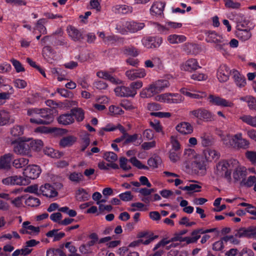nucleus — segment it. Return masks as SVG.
<instances>
[{
  "label": "nucleus",
  "mask_w": 256,
  "mask_h": 256,
  "mask_svg": "<svg viewBox=\"0 0 256 256\" xmlns=\"http://www.w3.org/2000/svg\"><path fill=\"white\" fill-rule=\"evenodd\" d=\"M247 175L246 169L244 166H238L234 170L233 178L235 182H242Z\"/></svg>",
  "instance_id": "18"
},
{
  "label": "nucleus",
  "mask_w": 256,
  "mask_h": 256,
  "mask_svg": "<svg viewBox=\"0 0 256 256\" xmlns=\"http://www.w3.org/2000/svg\"><path fill=\"white\" fill-rule=\"evenodd\" d=\"M200 140L202 146L204 147L210 146L214 143V137L206 133H203L201 134Z\"/></svg>",
  "instance_id": "28"
},
{
  "label": "nucleus",
  "mask_w": 256,
  "mask_h": 256,
  "mask_svg": "<svg viewBox=\"0 0 256 256\" xmlns=\"http://www.w3.org/2000/svg\"><path fill=\"white\" fill-rule=\"evenodd\" d=\"M46 22L45 18H41L38 20L34 30H38L41 34H45L47 33L46 28L44 24Z\"/></svg>",
  "instance_id": "46"
},
{
  "label": "nucleus",
  "mask_w": 256,
  "mask_h": 256,
  "mask_svg": "<svg viewBox=\"0 0 256 256\" xmlns=\"http://www.w3.org/2000/svg\"><path fill=\"white\" fill-rule=\"evenodd\" d=\"M146 71L144 68L138 70H130L126 72V76L131 80H134L138 78H143L146 76Z\"/></svg>",
  "instance_id": "16"
},
{
  "label": "nucleus",
  "mask_w": 256,
  "mask_h": 256,
  "mask_svg": "<svg viewBox=\"0 0 256 256\" xmlns=\"http://www.w3.org/2000/svg\"><path fill=\"white\" fill-rule=\"evenodd\" d=\"M232 71L224 64H221L217 70V78L220 82H226L228 79Z\"/></svg>",
  "instance_id": "9"
},
{
  "label": "nucleus",
  "mask_w": 256,
  "mask_h": 256,
  "mask_svg": "<svg viewBox=\"0 0 256 256\" xmlns=\"http://www.w3.org/2000/svg\"><path fill=\"white\" fill-rule=\"evenodd\" d=\"M143 86V83L140 80H137L130 84L129 87L130 90L134 92L133 96L134 97L137 93V90Z\"/></svg>",
  "instance_id": "55"
},
{
  "label": "nucleus",
  "mask_w": 256,
  "mask_h": 256,
  "mask_svg": "<svg viewBox=\"0 0 256 256\" xmlns=\"http://www.w3.org/2000/svg\"><path fill=\"white\" fill-rule=\"evenodd\" d=\"M184 98L178 94H170L168 96L165 102L169 104H178L184 100Z\"/></svg>",
  "instance_id": "43"
},
{
  "label": "nucleus",
  "mask_w": 256,
  "mask_h": 256,
  "mask_svg": "<svg viewBox=\"0 0 256 256\" xmlns=\"http://www.w3.org/2000/svg\"><path fill=\"white\" fill-rule=\"evenodd\" d=\"M41 170L40 167L36 165L28 166L24 170V176L30 179H35L38 178L40 174Z\"/></svg>",
  "instance_id": "13"
},
{
  "label": "nucleus",
  "mask_w": 256,
  "mask_h": 256,
  "mask_svg": "<svg viewBox=\"0 0 256 256\" xmlns=\"http://www.w3.org/2000/svg\"><path fill=\"white\" fill-rule=\"evenodd\" d=\"M232 140L233 143H234V147L246 149L250 146L249 141L246 138H242V133H238L233 136Z\"/></svg>",
  "instance_id": "10"
},
{
  "label": "nucleus",
  "mask_w": 256,
  "mask_h": 256,
  "mask_svg": "<svg viewBox=\"0 0 256 256\" xmlns=\"http://www.w3.org/2000/svg\"><path fill=\"white\" fill-rule=\"evenodd\" d=\"M232 76L237 86L242 88L246 86V80L245 77L238 70H232Z\"/></svg>",
  "instance_id": "21"
},
{
  "label": "nucleus",
  "mask_w": 256,
  "mask_h": 256,
  "mask_svg": "<svg viewBox=\"0 0 256 256\" xmlns=\"http://www.w3.org/2000/svg\"><path fill=\"white\" fill-rule=\"evenodd\" d=\"M202 186L197 184H190L188 186H186L184 187L180 186L179 188L183 190H186L188 192H199L200 191Z\"/></svg>",
  "instance_id": "50"
},
{
  "label": "nucleus",
  "mask_w": 256,
  "mask_h": 256,
  "mask_svg": "<svg viewBox=\"0 0 256 256\" xmlns=\"http://www.w3.org/2000/svg\"><path fill=\"white\" fill-rule=\"evenodd\" d=\"M122 52L126 56L136 57L140 54V50L132 45L124 46L122 49Z\"/></svg>",
  "instance_id": "34"
},
{
  "label": "nucleus",
  "mask_w": 256,
  "mask_h": 256,
  "mask_svg": "<svg viewBox=\"0 0 256 256\" xmlns=\"http://www.w3.org/2000/svg\"><path fill=\"white\" fill-rule=\"evenodd\" d=\"M196 59L190 58L180 65V69L184 71L192 72L200 68Z\"/></svg>",
  "instance_id": "15"
},
{
  "label": "nucleus",
  "mask_w": 256,
  "mask_h": 256,
  "mask_svg": "<svg viewBox=\"0 0 256 256\" xmlns=\"http://www.w3.org/2000/svg\"><path fill=\"white\" fill-rule=\"evenodd\" d=\"M170 86V83L166 80L162 79L156 80L144 88L140 92V96L143 98H151L164 91Z\"/></svg>",
  "instance_id": "1"
},
{
  "label": "nucleus",
  "mask_w": 256,
  "mask_h": 256,
  "mask_svg": "<svg viewBox=\"0 0 256 256\" xmlns=\"http://www.w3.org/2000/svg\"><path fill=\"white\" fill-rule=\"evenodd\" d=\"M46 256H66V254L60 248H50L46 251Z\"/></svg>",
  "instance_id": "54"
},
{
  "label": "nucleus",
  "mask_w": 256,
  "mask_h": 256,
  "mask_svg": "<svg viewBox=\"0 0 256 256\" xmlns=\"http://www.w3.org/2000/svg\"><path fill=\"white\" fill-rule=\"evenodd\" d=\"M135 191L140 193L138 196L144 202L148 204L152 200V196L150 194L148 188H137Z\"/></svg>",
  "instance_id": "24"
},
{
  "label": "nucleus",
  "mask_w": 256,
  "mask_h": 256,
  "mask_svg": "<svg viewBox=\"0 0 256 256\" xmlns=\"http://www.w3.org/2000/svg\"><path fill=\"white\" fill-rule=\"evenodd\" d=\"M225 6L228 8L238 9L240 6V4L238 2H234L232 0H223Z\"/></svg>",
  "instance_id": "60"
},
{
  "label": "nucleus",
  "mask_w": 256,
  "mask_h": 256,
  "mask_svg": "<svg viewBox=\"0 0 256 256\" xmlns=\"http://www.w3.org/2000/svg\"><path fill=\"white\" fill-rule=\"evenodd\" d=\"M76 141V138L73 136H68L63 137L59 142L62 148L70 147Z\"/></svg>",
  "instance_id": "29"
},
{
  "label": "nucleus",
  "mask_w": 256,
  "mask_h": 256,
  "mask_svg": "<svg viewBox=\"0 0 256 256\" xmlns=\"http://www.w3.org/2000/svg\"><path fill=\"white\" fill-rule=\"evenodd\" d=\"M216 174L217 176L224 177L229 182L231 180V172L230 164L226 160L220 161L216 166Z\"/></svg>",
  "instance_id": "6"
},
{
  "label": "nucleus",
  "mask_w": 256,
  "mask_h": 256,
  "mask_svg": "<svg viewBox=\"0 0 256 256\" xmlns=\"http://www.w3.org/2000/svg\"><path fill=\"white\" fill-rule=\"evenodd\" d=\"M208 99L210 102L218 106L224 107H232L234 106V104L232 102L218 96L210 94L209 96Z\"/></svg>",
  "instance_id": "11"
},
{
  "label": "nucleus",
  "mask_w": 256,
  "mask_h": 256,
  "mask_svg": "<svg viewBox=\"0 0 256 256\" xmlns=\"http://www.w3.org/2000/svg\"><path fill=\"white\" fill-rule=\"evenodd\" d=\"M162 160L158 156L151 158L148 160V164L153 168H158Z\"/></svg>",
  "instance_id": "53"
},
{
  "label": "nucleus",
  "mask_w": 256,
  "mask_h": 256,
  "mask_svg": "<svg viewBox=\"0 0 256 256\" xmlns=\"http://www.w3.org/2000/svg\"><path fill=\"white\" fill-rule=\"evenodd\" d=\"M24 128L22 126L16 125L10 130V134L16 138H18L24 134Z\"/></svg>",
  "instance_id": "45"
},
{
  "label": "nucleus",
  "mask_w": 256,
  "mask_h": 256,
  "mask_svg": "<svg viewBox=\"0 0 256 256\" xmlns=\"http://www.w3.org/2000/svg\"><path fill=\"white\" fill-rule=\"evenodd\" d=\"M240 119L246 124L256 128V116L244 114L240 117Z\"/></svg>",
  "instance_id": "39"
},
{
  "label": "nucleus",
  "mask_w": 256,
  "mask_h": 256,
  "mask_svg": "<svg viewBox=\"0 0 256 256\" xmlns=\"http://www.w3.org/2000/svg\"><path fill=\"white\" fill-rule=\"evenodd\" d=\"M28 144L31 153L32 150L39 151L43 146V142L40 140H32Z\"/></svg>",
  "instance_id": "47"
},
{
  "label": "nucleus",
  "mask_w": 256,
  "mask_h": 256,
  "mask_svg": "<svg viewBox=\"0 0 256 256\" xmlns=\"http://www.w3.org/2000/svg\"><path fill=\"white\" fill-rule=\"evenodd\" d=\"M44 152L46 154L54 158H60L62 156V153L58 152H56L55 150L51 148H47L44 150Z\"/></svg>",
  "instance_id": "52"
},
{
  "label": "nucleus",
  "mask_w": 256,
  "mask_h": 256,
  "mask_svg": "<svg viewBox=\"0 0 256 256\" xmlns=\"http://www.w3.org/2000/svg\"><path fill=\"white\" fill-rule=\"evenodd\" d=\"M165 5V2H154L150 9V14L153 16L161 15L163 14Z\"/></svg>",
  "instance_id": "23"
},
{
  "label": "nucleus",
  "mask_w": 256,
  "mask_h": 256,
  "mask_svg": "<svg viewBox=\"0 0 256 256\" xmlns=\"http://www.w3.org/2000/svg\"><path fill=\"white\" fill-rule=\"evenodd\" d=\"M14 122V119L10 116L8 112L5 110L0 111V126L12 124Z\"/></svg>",
  "instance_id": "30"
},
{
  "label": "nucleus",
  "mask_w": 256,
  "mask_h": 256,
  "mask_svg": "<svg viewBox=\"0 0 256 256\" xmlns=\"http://www.w3.org/2000/svg\"><path fill=\"white\" fill-rule=\"evenodd\" d=\"M256 182V177L255 176H250L248 179L244 178V180L240 182L241 186L246 187H251Z\"/></svg>",
  "instance_id": "56"
},
{
  "label": "nucleus",
  "mask_w": 256,
  "mask_h": 256,
  "mask_svg": "<svg viewBox=\"0 0 256 256\" xmlns=\"http://www.w3.org/2000/svg\"><path fill=\"white\" fill-rule=\"evenodd\" d=\"M25 204L28 206L34 207L38 206L40 202L38 198L30 196L26 200Z\"/></svg>",
  "instance_id": "51"
},
{
  "label": "nucleus",
  "mask_w": 256,
  "mask_h": 256,
  "mask_svg": "<svg viewBox=\"0 0 256 256\" xmlns=\"http://www.w3.org/2000/svg\"><path fill=\"white\" fill-rule=\"evenodd\" d=\"M162 42V39L159 36L144 37L142 40V44L146 48H154L159 47Z\"/></svg>",
  "instance_id": "7"
},
{
  "label": "nucleus",
  "mask_w": 256,
  "mask_h": 256,
  "mask_svg": "<svg viewBox=\"0 0 256 256\" xmlns=\"http://www.w3.org/2000/svg\"><path fill=\"white\" fill-rule=\"evenodd\" d=\"M235 236L238 238H251L252 236H254V230L252 228H250L247 229L245 228H241L236 232Z\"/></svg>",
  "instance_id": "33"
},
{
  "label": "nucleus",
  "mask_w": 256,
  "mask_h": 256,
  "mask_svg": "<svg viewBox=\"0 0 256 256\" xmlns=\"http://www.w3.org/2000/svg\"><path fill=\"white\" fill-rule=\"evenodd\" d=\"M241 101L247 102L248 108L250 110H256V98L251 96H242L240 98Z\"/></svg>",
  "instance_id": "40"
},
{
  "label": "nucleus",
  "mask_w": 256,
  "mask_h": 256,
  "mask_svg": "<svg viewBox=\"0 0 256 256\" xmlns=\"http://www.w3.org/2000/svg\"><path fill=\"white\" fill-rule=\"evenodd\" d=\"M180 152L175 151L174 150H170V151L169 158L170 160L175 162L180 160Z\"/></svg>",
  "instance_id": "62"
},
{
  "label": "nucleus",
  "mask_w": 256,
  "mask_h": 256,
  "mask_svg": "<svg viewBox=\"0 0 256 256\" xmlns=\"http://www.w3.org/2000/svg\"><path fill=\"white\" fill-rule=\"evenodd\" d=\"M68 36L75 42L79 41L83 38L81 32L72 26H68L66 28Z\"/></svg>",
  "instance_id": "20"
},
{
  "label": "nucleus",
  "mask_w": 256,
  "mask_h": 256,
  "mask_svg": "<svg viewBox=\"0 0 256 256\" xmlns=\"http://www.w3.org/2000/svg\"><path fill=\"white\" fill-rule=\"evenodd\" d=\"M204 153L205 158L208 161H212L214 160H218L220 156V153L213 149H206L204 151Z\"/></svg>",
  "instance_id": "37"
},
{
  "label": "nucleus",
  "mask_w": 256,
  "mask_h": 256,
  "mask_svg": "<svg viewBox=\"0 0 256 256\" xmlns=\"http://www.w3.org/2000/svg\"><path fill=\"white\" fill-rule=\"evenodd\" d=\"M104 158L110 162H114L118 160V156L114 152H108L104 154Z\"/></svg>",
  "instance_id": "57"
},
{
  "label": "nucleus",
  "mask_w": 256,
  "mask_h": 256,
  "mask_svg": "<svg viewBox=\"0 0 256 256\" xmlns=\"http://www.w3.org/2000/svg\"><path fill=\"white\" fill-rule=\"evenodd\" d=\"M116 94L120 97H134V92L130 90L129 86H118L114 89Z\"/></svg>",
  "instance_id": "22"
},
{
  "label": "nucleus",
  "mask_w": 256,
  "mask_h": 256,
  "mask_svg": "<svg viewBox=\"0 0 256 256\" xmlns=\"http://www.w3.org/2000/svg\"><path fill=\"white\" fill-rule=\"evenodd\" d=\"M245 156L252 164H256V151H247L246 152Z\"/></svg>",
  "instance_id": "59"
},
{
  "label": "nucleus",
  "mask_w": 256,
  "mask_h": 256,
  "mask_svg": "<svg viewBox=\"0 0 256 256\" xmlns=\"http://www.w3.org/2000/svg\"><path fill=\"white\" fill-rule=\"evenodd\" d=\"M38 112V118H30V121L31 123L38 124H49L54 121V116L49 109H39Z\"/></svg>",
  "instance_id": "3"
},
{
  "label": "nucleus",
  "mask_w": 256,
  "mask_h": 256,
  "mask_svg": "<svg viewBox=\"0 0 256 256\" xmlns=\"http://www.w3.org/2000/svg\"><path fill=\"white\" fill-rule=\"evenodd\" d=\"M10 62L14 66L16 72H24L25 69L22 66V64L18 60L12 58L10 60Z\"/></svg>",
  "instance_id": "58"
},
{
  "label": "nucleus",
  "mask_w": 256,
  "mask_h": 256,
  "mask_svg": "<svg viewBox=\"0 0 256 256\" xmlns=\"http://www.w3.org/2000/svg\"><path fill=\"white\" fill-rule=\"evenodd\" d=\"M68 178L72 182L79 183L83 180L84 176L82 173L74 172L69 175Z\"/></svg>",
  "instance_id": "49"
},
{
  "label": "nucleus",
  "mask_w": 256,
  "mask_h": 256,
  "mask_svg": "<svg viewBox=\"0 0 256 256\" xmlns=\"http://www.w3.org/2000/svg\"><path fill=\"white\" fill-rule=\"evenodd\" d=\"M190 114L193 118L206 121H210L214 120L212 114L208 110L203 108H200L190 112Z\"/></svg>",
  "instance_id": "8"
},
{
  "label": "nucleus",
  "mask_w": 256,
  "mask_h": 256,
  "mask_svg": "<svg viewBox=\"0 0 256 256\" xmlns=\"http://www.w3.org/2000/svg\"><path fill=\"white\" fill-rule=\"evenodd\" d=\"M129 160L124 157H122L120 158V166L124 170L126 171L131 168L130 166L128 164ZM130 162L136 167L138 169L148 170V166L143 164L140 161L138 160L136 157H132L130 160Z\"/></svg>",
  "instance_id": "5"
},
{
  "label": "nucleus",
  "mask_w": 256,
  "mask_h": 256,
  "mask_svg": "<svg viewBox=\"0 0 256 256\" xmlns=\"http://www.w3.org/2000/svg\"><path fill=\"white\" fill-rule=\"evenodd\" d=\"M220 136L221 138L222 141L223 142V144L224 145H226V146H228V147L231 146H234V143H233V142L232 140V136H230L229 135H226V136L222 135V136Z\"/></svg>",
  "instance_id": "61"
},
{
  "label": "nucleus",
  "mask_w": 256,
  "mask_h": 256,
  "mask_svg": "<svg viewBox=\"0 0 256 256\" xmlns=\"http://www.w3.org/2000/svg\"><path fill=\"white\" fill-rule=\"evenodd\" d=\"M66 248L68 249L69 252L70 254L68 256H80V254H77L76 249L74 246L71 244L70 242H68L65 244Z\"/></svg>",
  "instance_id": "64"
},
{
  "label": "nucleus",
  "mask_w": 256,
  "mask_h": 256,
  "mask_svg": "<svg viewBox=\"0 0 256 256\" xmlns=\"http://www.w3.org/2000/svg\"><path fill=\"white\" fill-rule=\"evenodd\" d=\"M253 27L252 24L250 22V30L238 28L236 34L238 38L243 42L249 40L252 36L250 30Z\"/></svg>",
  "instance_id": "19"
},
{
  "label": "nucleus",
  "mask_w": 256,
  "mask_h": 256,
  "mask_svg": "<svg viewBox=\"0 0 256 256\" xmlns=\"http://www.w3.org/2000/svg\"><path fill=\"white\" fill-rule=\"evenodd\" d=\"M96 76L101 78L107 80L114 84H119L120 80L118 79H116L112 74L106 71H99L97 72Z\"/></svg>",
  "instance_id": "35"
},
{
  "label": "nucleus",
  "mask_w": 256,
  "mask_h": 256,
  "mask_svg": "<svg viewBox=\"0 0 256 256\" xmlns=\"http://www.w3.org/2000/svg\"><path fill=\"white\" fill-rule=\"evenodd\" d=\"M124 28L128 32L131 33H135L143 29L145 26L144 22L136 21L126 22L123 25Z\"/></svg>",
  "instance_id": "12"
},
{
  "label": "nucleus",
  "mask_w": 256,
  "mask_h": 256,
  "mask_svg": "<svg viewBox=\"0 0 256 256\" xmlns=\"http://www.w3.org/2000/svg\"><path fill=\"white\" fill-rule=\"evenodd\" d=\"M120 199L124 202L130 201L133 198V196L130 191H127L125 192L119 194Z\"/></svg>",
  "instance_id": "63"
},
{
  "label": "nucleus",
  "mask_w": 256,
  "mask_h": 256,
  "mask_svg": "<svg viewBox=\"0 0 256 256\" xmlns=\"http://www.w3.org/2000/svg\"><path fill=\"white\" fill-rule=\"evenodd\" d=\"M46 235L48 238H53V241L56 242L63 238L65 236V234L63 232H58V229H53L48 232Z\"/></svg>",
  "instance_id": "38"
},
{
  "label": "nucleus",
  "mask_w": 256,
  "mask_h": 256,
  "mask_svg": "<svg viewBox=\"0 0 256 256\" xmlns=\"http://www.w3.org/2000/svg\"><path fill=\"white\" fill-rule=\"evenodd\" d=\"M186 38L184 35L172 34L168 36L167 38L168 42L172 44H178L184 42Z\"/></svg>",
  "instance_id": "31"
},
{
  "label": "nucleus",
  "mask_w": 256,
  "mask_h": 256,
  "mask_svg": "<svg viewBox=\"0 0 256 256\" xmlns=\"http://www.w3.org/2000/svg\"><path fill=\"white\" fill-rule=\"evenodd\" d=\"M13 158L14 155L10 153L6 154L2 156L0 158V167L4 169L10 168Z\"/></svg>",
  "instance_id": "27"
},
{
  "label": "nucleus",
  "mask_w": 256,
  "mask_h": 256,
  "mask_svg": "<svg viewBox=\"0 0 256 256\" xmlns=\"http://www.w3.org/2000/svg\"><path fill=\"white\" fill-rule=\"evenodd\" d=\"M29 160L28 158H21L14 160L13 162V166L16 168H22L28 164Z\"/></svg>",
  "instance_id": "48"
},
{
  "label": "nucleus",
  "mask_w": 256,
  "mask_h": 256,
  "mask_svg": "<svg viewBox=\"0 0 256 256\" xmlns=\"http://www.w3.org/2000/svg\"><path fill=\"white\" fill-rule=\"evenodd\" d=\"M184 98L178 94H170L168 96L165 102L169 104H178L184 100Z\"/></svg>",
  "instance_id": "44"
},
{
  "label": "nucleus",
  "mask_w": 256,
  "mask_h": 256,
  "mask_svg": "<svg viewBox=\"0 0 256 256\" xmlns=\"http://www.w3.org/2000/svg\"><path fill=\"white\" fill-rule=\"evenodd\" d=\"M132 8L126 4H118L112 7V10L116 14H127L132 12Z\"/></svg>",
  "instance_id": "25"
},
{
  "label": "nucleus",
  "mask_w": 256,
  "mask_h": 256,
  "mask_svg": "<svg viewBox=\"0 0 256 256\" xmlns=\"http://www.w3.org/2000/svg\"><path fill=\"white\" fill-rule=\"evenodd\" d=\"M40 194H42L44 196L52 198L58 196V192L55 188L49 184H46L42 185L39 190Z\"/></svg>",
  "instance_id": "14"
},
{
  "label": "nucleus",
  "mask_w": 256,
  "mask_h": 256,
  "mask_svg": "<svg viewBox=\"0 0 256 256\" xmlns=\"http://www.w3.org/2000/svg\"><path fill=\"white\" fill-rule=\"evenodd\" d=\"M27 141L18 142L16 140L12 141L11 144L14 145V152L16 154L31 157L32 155L30 152V148Z\"/></svg>",
  "instance_id": "4"
},
{
  "label": "nucleus",
  "mask_w": 256,
  "mask_h": 256,
  "mask_svg": "<svg viewBox=\"0 0 256 256\" xmlns=\"http://www.w3.org/2000/svg\"><path fill=\"white\" fill-rule=\"evenodd\" d=\"M177 131L182 134H188L193 132V127L188 122H182L178 124L176 128Z\"/></svg>",
  "instance_id": "26"
},
{
  "label": "nucleus",
  "mask_w": 256,
  "mask_h": 256,
  "mask_svg": "<svg viewBox=\"0 0 256 256\" xmlns=\"http://www.w3.org/2000/svg\"><path fill=\"white\" fill-rule=\"evenodd\" d=\"M30 222L28 221L24 222L22 224V226L26 228L28 232V234L30 235H36L40 231L39 227H36L32 225H30Z\"/></svg>",
  "instance_id": "42"
},
{
  "label": "nucleus",
  "mask_w": 256,
  "mask_h": 256,
  "mask_svg": "<svg viewBox=\"0 0 256 256\" xmlns=\"http://www.w3.org/2000/svg\"><path fill=\"white\" fill-rule=\"evenodd\" d=\"M204 34L206 42L215 44L214 48L218 50L226 51L225 46L228 44V40L224 39L222 35L212 30L206 31Z\"/></svg>",
  "instance_id": "2"
},
{
  "label": "nucleus",
  "mask_w": 256,
  "mask_h": 256,
  "mask_svg": "<svg viewBox=\"0 0 256 256\" xmlns=\"http://www.w3.org/2000/svg\"><path fill=\"white\" fill-rule=\"evenodd\" d=\"M72 116L75 117L77 122H82L84 118V113L81 108H72L70 110Z\"/></svg>",
  "instance_id": "41"
},
{
  "label": "nucleus",
  "mask_w": 256,
  "mask_h": 256,
  "mask_svg": "<svg viewBox=\"0 0 256 256\" xmlns=\"http://www.w3.org/2000/svg\"><path fill=\"white\" fill-rule=\"evenodd\" d=\"M58 121L59 124L63 125H68L73 123L74 120L72 113L64 114H61L58 118Z\"/></svg>",
  "instance_id": "32"
},
{
  "label": "nucleus",
  "mask_w": 256,
  "mask_h": 256,
  "mask_svg": "<svg viewBox=\"0 0 256 256\" xmlns=\"http://www.w3.org/2000/svg\"><path fill=\"white\" fill-rule=\"evenodd\" d=\"M76 197L78 200L84 202L90 198V194L83 188H79L76 192Z\"/></svg>",
  "instance_id": "36"
},
{
  "label": "nucleus",
  "mask_w": 256,
  "mask_h": 256,
  "mask_svg": "<svg viewBox=\"0 0 256 256\" xmlns=\"http://www.w3.org/2000/svg\"><path fill=\"white\" fill-rule=\"evenodd\" d=\"M2 182L6 185H23L26 180L21 176H13L2 179Z\"/></svg>",
  "instance_id": "17"
}]
</instances>
